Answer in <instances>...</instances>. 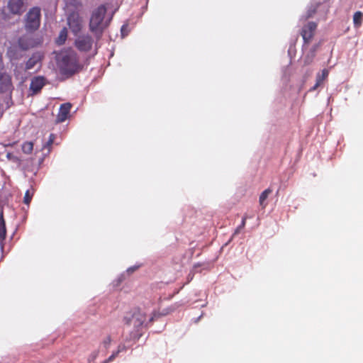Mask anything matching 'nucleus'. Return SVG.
I'll use <instances>...</instances> for the list:
<instances>
[{"label":"nucleus","instance_id":"1","mask_svg":"<svg viewBox=\"0 0 363 363\" xmlns=\"http://www.w3.org/2000/svg\"><path fill=\"white\" fill-rule=\"evenodd\" d=\"M58 65L60 73L67 77H72L82 69V66L79 63L78 55L72 49L61 52L59 56Z\"/></svg>","mask_w":363,"mask_h":363},{"label":"nucleus","instance_id":"2","mask_svg":"<svg viewBox=\"0 0 363 363\" xmlns=\"http://www.w3.org/2000/svg\"><path fill=\"white\" fill-rule=\"evenodd\" d=\"M106 13V8L104 5H101L96 8L91 16L89 21V29L95 34L97 38L102 35L104 30L107 24L104 23V16Z\"/></svg>","mask_w":363,"mask_h":363},{"label":"nucleus","instance_id":"3","mask_svg":"<svg viewBox=\"0 0 363 363\" xmlns=\"http://www.w3.org/2000/svg\"><path fill=\"white\" fill-rule=\"evenodd\" d=\"M41 10L35 6L30 9L25 17V28L27 31L33 32L38 29L40 25Z\"/></svg>","mask_w":363,"mask_h":363},{"label":"nucleus","instance_id":"4","mask_svg":"<svg viewBox=\"0 0 363 363\" xmlns=\"http://www.w3.org/2000/svg\"><path fill=\"white\" fill-rule=\"evenodd\" d=\"M146 319V314L138 308H134L130 315L125 318L126 324L133 325L137 331L139 330Z\"/></svg>","mask_w":363,"mask_h":363},{"label":"nucleus","instance_id":"5","mask_svg":"<svg viewBox=\"0 0 363 363\" xmlns=\"http://www.w3.org/2000/svg\"><path fill=\"white\" fill-rule=\"evenodd\" d=\"M316 29L317 24L315 22H308L303 26L300 33L303 38L304 45H308L311 42Z\"/></svg>","mask_w":363,"mask_h":363},{"label":"nucleus","instance_id":"6","mask_svg":"<svg viewBox=\"0 0 363 363\" xmlns=\"http://www.w3.org/2000/svg\"><path fill=\"white\" fill-rule=\"evenodd\" d=\"M93 42L94 40L89 35H82L76 38L74 45L81 52H88L91 49Z\"/></svg>","mask_w":363,"mask_h":363},{"label":"nucleus","instance_id":"7","mask_svg":"<svg viewBox=\"0 0 363 363\" xmlns=\"http://www.w3.org/2000/svg\"><path fill=\"white\" fill-rule=\"evenodd\" d=\"M67 23L69 29L76 35L82 28V19L78 13L73 12L67 18Z\"/></svg>","mask_w":363,"mask_h":363},{"label":"nucleus","instance_id":"8","mask_svg":"<svg viewBox=\"0 0 363 363\" xmlns=\"http://www.w3.org/2000/svg\"><path fill=\"white\" fill-rule=\"evenodd\" d=\"M13 89L11 77L5 72H0V93L11 94Z\"/></svg>","mask_w":363,"mask_h":363},{"label":"nucleus","instance_id":"9","mask_svg":"<svg viewBox=\"0 0 363 363\" xmlns=\"http://www.w3.org/2000/svg\"><path fill=\"white\" fill-rule=\"evenodd\" d=\"M46 84V79L43 76L34 77L31 79L30 84V91L32 95H35L40 92L43 87Z\"/></svg>","mask_w":363,"mask_h":363},{"label":"nucleus","instance_id":"10","mask_svg":"<svg viewBox=\"0 0 363 363\" xmlns=\"http://www.w3.org/2000/svg\"><path fill=\"white\" fill-rule=\"evenodd\" d=\"M8 9L13 14H21L24 11L23 0H9Z\"/></svg>","mask_w":363,"mask_h":363},{"label":"nucleus","instance_id":"11","mask_svg":"<svg viewBox=\"0 0 363 363\" xmlns=\"http://www.w3.org/2000/svg\"><path fill=\"white\" fill-rule=\"evenodd\" d=\"M70 103L62 104L59 109V112L57 116V121L59 123H62L66 121L69 115V112L72 108Z\"/></svg>","mask_w":363,"mask_h":363},{"label":"nucleus","instance_id":"12","mask_svg":"<svg viewBox=\"0 0 363 363\" xmlns=\"http://www.w3.org/2000/svg\"><path fill=\"white\" fill-rule=\"evenodd\" d=\"M329 72L327 69H323L320 73H318L316 75V82L313 86L310 89V91L316 90L319 86L323 85L324 82L328 77Z\"/></svg>","mask_w":363,"mask_h":363},{"label":"nucleus","instance_id":"13","mask_svg":"<svg viewBox=\"0 0 363 363\" xmlns=\"http://www.w3.org/2000/svg\"><path fill=\"white\" fill-rule=\"evenodd\" d=\"M41 60V55L38 53L33 54L26 63V69H33L37 63Z\"/></svg>","mask_w":363,"mask_h":363},{"label":"nucleus","instance_id":"14","mask_svg":"<svg viewBox=\"0 0 363 363\" xmlns=\"http://www.w3.org/2000/svg\"><path fill=\"white\" fill-rule=\"evenodd\" d=\"M19 47L23 50H28L30 48L33 47V43L30 39L26 37H21L18 39Z\"/></svg>","mask_w":363,"mask_h":363},{"label":"nucleus","instance_id":"15","mask_svg":"<svg viewBox=\"0 0 363 363\" xmlns=\"http://www.w3.org/2000/svg\"><path fill=\"white\" fill-rule=\"evenodd\" d=\"M6 237V223L4 219L3 211L0 212V241H3Z\"/></svg>","mask_w":363,"mask_h":363},{"label":"nucleus","instance_id":"16","mask_svg":"<svg viewBox=\"0 0 363 363\" xmlns=\"http://www.w3.org/2000/svg\"><path fill=\"white\" fill-rule=\"evenodd\" d=\"M272 192L270 188L265 189L259 196V202L260 206L264 208L266 207L267 203H264L268 196Z\"/></svg>","mask_w":363,"mask_h":363},{"label":"nucleus","instance_id":"17","mask_svg":"<svg viewBox=\"0 0 363 363\" xmlns=\"http://www.w3.org/2000/svg\"><path fill=\"white\" fill-rule=\"evenodd\" d=\"M363 21V13L361 11H357L353 16V23L355 27L359 28Z\"/></svg>","mask_w":363,"mask_h":363},{"label":"nucleus","instance_id":"18","mask_svg":"<svg viewBox=\"0 0 363 363\" xmlns=\"http://www.w3.org/2000/svg\"><path fill=\"white\" fill-rule=\"evenodd\" d=\"M67 37V31L65 28L61 30L58 38L56 40L57 44L61 45L65 43Z\"/></svg>","mask_w":363,"mask_h":363},{"label":"nucleus","instance_id":"19","mask_svg":"<svg viewBox=\"0 0 363 363\" xmlns=\"http://www.w3.org/2000/svg\"><path fill=\"white\" fill-rule=\"evenodd\" d=\"M33 150V143L32 142H25L22 145V151L25 154H30Z\"/></svg>","mask_w":363,"mask_h":363},{"label":"nucleus","instance_id":"20","mask_svg":"<svg viewBox=\"0 0 363 363\" xmlns=\"http://www.w3.org/2000/svg\"><path fill=\"white\" fill-rule=\"evenodd\" d=\"M55 139V134L51 133L49 136L48 140L43 145V149H48V152H50L51 146L53 144Z\"/></svg>","mask_w":363,"mask_h":363},{"label":"nucleus","instance_id":"21","mask_svg":"<svg viewBox=\"0 0 363 363\" xmlns=\"http://www.w3.org/2000/svg\"><path fill=\"white\" fill-rule=\"evenodd\" d=\"M32 197H33V194H30V191L27 190L25 194L24 199H23L24 203L29 204L32 199Z\"/></svg>","mask_w":363,"mask_h":363},{"label":"nucleus","instance_id":"22","mask_svg":"<svg viewBox=\"0 0 363 363\" xmlns=\"http://www.w3.org/2000/svg\"><path fill=\"white\" fill-rule=\"evenodd\" d=\"M111 342V337L110 335L106 336L102 342L103 345L107 348Z\"/></svg>","mask_w":363,"mask_h":363},{"label":"nucleus","instance_id":"23","mask_svg":"<svg viewBox=\"0 0 363 363\" xmlns=\"http://www.w3.org/2000/svg\"><path fill=\"white\" fill-rule=\"evenodd\" d=\"M120 352L119 350L116 351V352H113L106 361V363L110 362L113 361L118 354Z\"/></svg>","mask_w":363,"mask_h":363},{"label":"nucleus","instance_id":"24","mask_svg":"<svg viewBox=\"0 0 363 363\" xmlns=\"http://www.w3.org/2000/svg\"><path fill=\"white\" fill-rule=\"evenodd\" d=\"M249 217L245 214L242 219V222L240 223V225H239L240 226V228H244L245 226V224H246V220Z\"/></svg>","mask_w":363,"mask_h":363},{"label":"nucleus","instance_id":"25","mask_svg":"<svg viewBox=\"0 0 363 363\" xmlns=\"http://www.w3.org/2000/svg\"><path fill=\"white\" fill-rule=\"evenodd\" d=\"M243 228H240V226H238L237 228L235 230V232L233 233V235L238 234L241 230Z\"/></svg>","mask_w":363,"mask_h":363},{"label":"nucleus","instance_id":"26","mask_svg":"<svg viewBox=\"0 0 363 363\" xmlns=\"http://www.w3.org/2000/svg\"><path fill=\"white\" fill-rule=\"evenodd\" d=\"M243 228H240V226H238L237 228L235 230V232L233 233V235L238 234L241 230Z\"/></svg>","mask_w":363,"mask_h":363},{"label":"nucleus","instance_id":"27","mask_svg":"<svg viewBox=\"0 0 363 363\" xmlns=\"http://www.w3.org/2000/svg\"><path fill=\"white\" fill-rule=\"evenodd\" d=\"M311 60H312V58L308 60H307V61H306V64L310 63L311 62Z\"/></svg>","mask_w":363,"mask_h":363},{"label":"nucleus","instance_id":"28","mask_svg":"<svg viewBox=\"0 0 363 363\" xmlns=\"http://www.w3.org/2000/svg\"><path fill=\"white\" fill-rule=\"evenodd\" d=\"M134 269H135L134 268H130V269H128V271L133 272V271H134Z\"/></svg>","mask_w":363,"mask_h":363},{"label":"nucleus","instance_id":"29","mask_svg":"<svg viewBox=\"0 0 363 363\" xmlns=\"http://www.w3.org/2000/svg\"><path fill=\"white\" fill-rule=\"evenodd\" d=\"M311 16H312V14H311V13H310V14H308V15L307 16V17H306V18H310Z\"/></svg>","mask_w":363,"mask_h":363},{"label":"nucleus","instance_id":"30","mask_svg":"<svg viewBox=\"0 0 363 363\" xmlns=\"http://www.w3.org/2000/svg\"><path fill=\"white\" fill-rule=\"evenodd\" d=\"M124 28H125V26H123L122 28H121V31L123 30Z\"/></svg>","mask_w":363,"mask_h":363}]
</instances>
